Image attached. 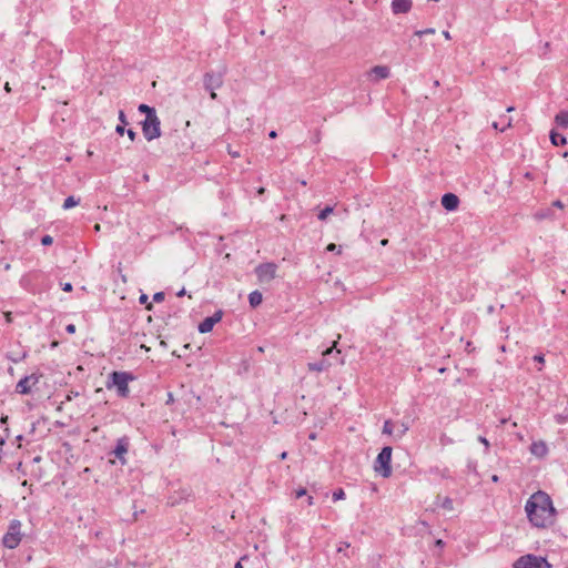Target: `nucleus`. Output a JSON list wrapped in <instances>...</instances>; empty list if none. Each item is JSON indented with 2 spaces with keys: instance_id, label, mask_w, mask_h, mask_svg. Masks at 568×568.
Masks as SVG:
<instances>
[{
  "instance_id": "16",
  "label": "nucleus",
  "mask_w": 568,
  "mask_h": 568,
  "mask_svg": "<svg viewBox=\"0 0 568 568\" xmlns=\"http://www.w3.org/2000/svg\"><path fill=\"white\" fill-rule=\"evenodd\" d=\"M458 204H459V200H458L457 195H455L453 193H446L442 197V205L447 211L456 210L458 207Z\"/></svg>"
},
{
  "instance_id": "2",
  "label": "nucleus",
  "mask_w": 568,
  "mask_h": 568,
  "mask_svg": "<svg viewBox=\"0 0 568 568\" xmlns=\"http://www.w3.org/2000/svg\"><path fill=\"white\" fill-rule=\"evenodd\" d=\"M134 377L128 372H113L110 374L109 381L106 382V388H116V393L120 397H126L130 393L129 382L133 381Z\"/></svg>"
},
{
  "instance_id": "42",
  "label": "nucleus",
  "mask_w": 568,
  "mask_h": 568,
  "mask_svg": "<svg viewBox=\"0 0 568 568\" xmlns=\"http://www.w3.org/2000/svg\"><path fill=\"white\" fill-rule=\"evenodd\" d=\"M443 36H444V38H445L446 40H450V39H452V36H450L449 31H447V30H444V31H443Z\"/></svg>"
},
{
  "instance_id": "58",
  "label": "nucleus",
  "mask_w": 568,
  "mask_h": 568,
  "mask_svg": "<svg viewBox=\"0 0 568 568\" xmlns=\"http://www.w3.org/2000/svg\"><path fill=\"white\" fill-rule=\"evenodd\" d=\"M7 419H8V417H7V416H6V417H2V418H1V423H6V422H7Z\"/></svg>"
},
{
  "instance_id": "41",
  "label": "nucleus",
  "mask_w": 568,
  "mask_h": 568,
  "mask_svg": "<svg viewBox=\"0 0 568 568\" xmlns=\"http://www.w3.org/2000/svg\"><path fill=\"white\" fill-rule=\"evenodd\" d=\"M552 205H554V206H556V207H558V209H562V207H564V203H562L561 201H559V200L555 201V202L552 203Z\"/></svg>"
},
{
  "instance_id": "18",
  "label": "nucleus",
  "mask_w": 568,
  "mask_h": 568,
  "mask_svg": "<svg viewBox=\"0 0 568 568\" xmlns=\"http://www.w3.org/2000/svg\"><path fill=\"white\" fill-rule=\"evenodd\" d=\"M555 122L560 128H568V111H560L555 116Z\"/></svg>"
},
{
  "instance_id": "47",
  "label": "nucleus",
  "mask_w": 568,
  "mask_h": 568,
  "mask_svg": "<svg viewBox=\"0 0 568 568\" xmlns=\"http://www.w3.org/2000/svg\"><path fill=\"white\" fill-rule=\"evenodd\" d=\"M493 128L495 130H500L501 128H499V122H493Z\"/></svg>"
},
{
  "instance_id": "27",
  "label": "nucleus",
  "mask_w": 568,
  "mask_h": 568,
  "mask_svg": "<svg viewBox=\"0 0 568 568\" xmlns=\"http://www.w3.org/2000/svg\"><path fill=\"white\" fill-rule=\"evenodd\" d=\"M435 33V29L434 28H427V29H424V30H417L414 32V37H423V36H426V34H434Z\"/></svg>"
},
{
  "instance_id": "14",
  "label": "nucleus",
  "mask_w": 568,
  "mask_h": 568,
  "mask_svg": "<svg viewBox=\"0 0 568 568\" xmlns=\"http://www.w3.org/2000/svg\"><path fill=\"white\" fill-rule=\"evenodd\" d=\"M413 0H392L390 8L394 14L408 13L412 10Z\"/></svg>"
},
{
  "instance_id": "28",
  "label": "nucleus",
  "mask_w": 568,
  "mask_h": 568,
  "mask_svg": "<svg viewBox=\"0 0 568 568\" xmlns=\"http://www.w3.org/2000/svg\"><path fill=\"white\" fill-rule=\"evenodd\" d=\"M333 212V207L332 206H326L324 210H322L318 214V219L321 221H324L327 219V216Z\"/></svg>"
},
{
  "instance_id": "57",
  "label": "nucleus",
  "mask_w": 568,
  "mask_h": 568,
  "mask_svg": "<svg viewBox=\"0 0 568 568\" xmlns=\"http://www.w3.org/2000/svg\"><path fill=\"white\" fill-rule=\"evenodd\" d=\"M514 110H515L514 106L507 108V112H513Z\"/></svg>"
},
{
  "instance_id": "31",
  "label": "nucleus",
  "mask_w": 568,
  "mask_h": 568,
  "mask_svg": "<svg viewBox=\"0 0 568 568\" xmlns=\"http://www.w3.org/2000/svg\"><path fill=\"white\" fill-rule=\"evenodd\" d=\"M478 440H479V442L485 446V452H486V453H488V449H489L490 444H489V442L487 440V438H486V437H484V436H479V437H478Z\"/></svg>"
},
{
  "instance_id": "21",
  "label": "nucleus",
  "mask_w": 568,
  "mask_h": 568,
  "mask_svg": "<svg viewBox=\"0 0 568 568\" xmlns=\"http://www.w3.org/2000/svg\"><path fill=\"white\" fill-rule=\"evenodd\" d=\"M120 124L116 125L115 132L122 135L125 132V125L128 124L126 116L123 111L119 112Z\"/></svg>"
},
{
  "instance_id": "23",
  "label": "nucleus",
  "mask_w": 568,
  "mask_h": 568,
  "mask_svg": "<svg viewBox=\"0 0 568 568\" xmlns=\"http://www.w3.org/2000/svg\"><path fill=\"white\" fill-rule=\"evenodd\" d=\"M139 112L145 113V118L155 116L156 112L154 108L149 106L148 104H140L138 108Z\"/></svg>"
},
{
  "instance_id": "46",
  "label": "nucleus",
  "mask_w": 568,
  "mask_h": 568,
  "mask_svg": "<svg viewBox=\"0 0 568 568\" xmlns=\"http://www.w3.org/2000/svg\"><path fill=\"white\" fill-rule=\"evenodd\" d=\"M268 136H270L271 139H275V138L277 136V133H276L275 131H271V132L268 133Z\"/></svg>"
},
{
  "instance_id": "55",
  "label": "nucleus",
  "mask_w": 568,
  "mask_h": 568,
  "mask_svg": "<svg viewBox=\"0 0 568 568\" xmlns=\"http://www.w3.org/2000/svg\"><path fill=\"white\" fill-rule=\"evenodd\" d=\"M94 230H95L97 232H99V231H100V224H95V225H94Z\"/></svg>"
},
{
  "instance_id": "24",
  "label": "nucleus",
  "mask_w": 568,
  "mask_h": 568,
  "mask_svg": "<svg viewBox=\"0 0 568 568\" xmlns=\"http://www.w3.org/2000/svg\"><path fill=\"white\" fill-rule=\"evenodd\" d=\"M534 217L538 221L552 217V211L550 209L540 210L534 214Z\"/></svg>"
},
{
  "instance_id": "39",
  "label": "nucleus",
  "mask_w": 568,
  "mask_h": 568,
  "mask_svg": "<svg viewBox=\"0 0 568 568\" xmlns=\"http://www.w3.org/2000/svg\"><path fill=\"white\" fill-rule=\"evenodd\" d=\"M62 290H63L64 292H71V291H72V285H71V283H65V284H63Z\"/></svg>"
},
{
  "instance_id": "50",
  "label": "nucleus",
  "mask_w": 568,
  "mask_h": 568,
  "mask_svg": "<svg viewBox=\"0 0 568 568\" xmlns=\"http://www.w3.org/2000/svg\"><path fill=\"white\" fill-rule=\"evenodd\" d=\"M287 457V453L286 452H283L281 455H280V458L281 459H286Z\"/></svg>"
},
{
  "instance_id": "59",
  "label": "nucleus",
  "mask_w": 568,
  "mask_h": 568,
  "mask_svg": "<svg viewBox=\"0 0 568 568\" xmlns=\"http://www.w3.org/2000/svg\"><path fill=\"white\" fill-rule=\"evenodd\" d=\"M517 437H518L519 440H524L523 435L518 434Z\"/></svg>"
},
{
  "instance_id": "56",
  "label": "nucleus",
  "mask_w": 568,
  "mask_h": 568,
  "mask_svg": "<svg viewBox=\"0 0 568 568\" xmlns=\"http://www.w3.org/2000/svg\"><path fill=\"white\" fill-rule=\"evenodd\" d=\"M491 479H493V481H498V476H497V475H494V476L491 477Z\"/></svg>"
},
{
  "instance_id": "1",
  "label": "nucleus",
  "mask_w": 568,
  "mask_h": 568,
  "mask_svg": "<svg viewBox=\"0 0 568 568\" xmlns=\"http://www.w3.org/2000/svg\"><path fill=\"white\" fill-rule=\"evenodd\" d=\"M525 511L530 524L537 528H546L552 525L556 510L551 498L545 491L532 494L525 505Z\"/></svg>"
},
{
  "instance_id": "44",
  "label": "nucleus",
  "mask_w": 568,
  "mask_h": 568,
  "mask_svg": "<svg viewBox=\"0 0 568 568\" xmlns=\"http://www.w3.org/2000/svg\"><path fill=\"white\" fill-rule=\"evenodd\" d=\"M245 558H246V557H242V558H241V560H239V561L235 564L234 568H243L242 560H244Z\"/></svg>"
},
{
  "instance_id": "4",
  "label": "nucleus",
  "mask_w": 568,
  "mask_h": 568,
  "mask_svg": "<svg viewBox=\"0 0 568 568\" xmlns=\"http://www.w3.org/2000/svg\"><path fill=\"white\" fill-rule=\"evenodd\" d=\"M141 125L143 135L148 141H152L161 136V121L158 115L145 118Z\"/></svg>"
},
{
  "instance_id": "8",
  "label": "nucleus",
  "mask_w": 568,
  "mask_h": 568,
  "mask_svg": "<svg viewBox=\"0 0 568 568\" xmlns=\"http://www.w3.org/2000/svg\"><path fill=\"white\" fill-rule=\"evenodd\" d=\"M335 346H336V342H334L332 347H328L327 349H325L323 352V358L320 362L308 363L307 368L312 372L327 371L332 366V363L328 361L327 357L334 354ZM335 354L338 355L339 351H336Z\"/></svg>"
},
{
  "instance_id": "53",
  "label": "nucleus",
  "mask_w": 568,
  "mask_h": 568,
  "mask_svg": "<svg viewBox=\"0 0 568 568\" xmlns=\"http://www.w3.org/2000/svg\"><path fill=\"white\" fill-rule=\"evenodd\" d=\"M185 294V290L182 288L179 293H178V296H183Z\"/></svg>"
},
{
  "instance_id": "32",
  "label": "nucleus",
  "mask_w": 568,
  "mask_h": 568,
  "mask_svg": "<svg viewBox=\"0 0 568 568\" xmlns=\"http://www.w3.org/2000/svg\"><path fill=\"white\" fill-rule=\"evenodd\" d=\"M164 300V293L163 292H158L153 295V301L156 302V303H160Z\"/></svg>"
},
{
  "instance_id": "7",
  "label": "nucleus",
  "mask_w": 568,
  "mask_h": 568,
  "mask_svg": "<svg viewBox=\"0 0 568 568\" xmlns=\"http://www.w3.org/2000/svg\"><path fill=\"white\" fill-rule=\"evenodd\" d=\"M277 265L275 263H263L256 266L255 274L262 284H267L276 277Z\"/></svg>"
},
{
  "instance_id": "38",
  "label": "nucleus",
  "mask_w": 568,
  "mask_h": 568,
  "mask_svg": "<svg viewBox=\"0 0 568 568\" xmlns=\"http://www.w3.org/2000/svg\"><path fill=\"white\" fill-rule=\"evenodd\" d=\"M505 125L500 129V131H504L506 128L511 126V119L504 120Z\"/></svg>"
},
{
  "instance_id": "25",
  "label": "nucleus",
  "mask_w": 568,
  "mask_h": 568,
  "mask_svg": "<svg viewBox=\"0 0 568 568\" xmlns=\"http://www.w3.org/2000/svg\"><path fill=\"white\" fill-rule=\"evenodd\" d=\"M395 433H396L395 425L392 423V420H385L384 426H383V434H386L389 436L390 435L395 436Z\"/></svg>"
},
{
  "instance_id": "12",
  "label": "nucleus",
  "mask_w": 568,
  "mask_h": 568,
  "mask_svg": "<svg viewBox=\"0 0 568 568\" xmlns=\"http://www.w3.org/2000/svg\"><path fill=\"white\" fill-rule=\"evenodd\" d=\"M223 84L222 74L206 73L204 75V88L207 91H213L221 88Z\"/></svg>"
},
{
  "instance_id": "60",
  "label": "nucleus",
  "mask_w": 568,
  "mask_h": 568,
  "mask_svg": "<svg viewBox=\"0 0 568 568\" xmlns=\"http://www.w3.org/2000/svg\"><path fill=\"white\" fill-rule=\"evenodd\" d=\"M387 242H388L387 240H383V241H382V245H386V244H387Z\"/></svg>"
},
{
  "instance_id": "9",
  "label": "nucleus",
  "mask_w": 568,
  "mask_h": 568,
  "mask_svg": "<svg viewBox=\"0 0 568 568\" xmlns=\"http://www.w3.org/2000/svg\"><path fill=\"white\" fill-rule=\"evenodd\" d=\"M39 378L40 377L37 374H31L21 378L16 386L17 393L22 395L29 394L32 387L39 383Z\"/></svg>"
},
{
  "instance_id": "40",
  "label": "nucleus",
  "mask_w": 568,
  "mask_h": 568,
  "mask_svg": "<svg viewBox=\"0 0 568 568\" xmlns=\"http://www.w3.org/2000/svg\"><path fill=\"white\" fill-rule=\"evenodd\" d=\"M148 300H149V298H148V295H145V294H142V295L140 296V303H141V304H146V303H148Z\"/></svg>"
},
{
  "instance_id": "3",
  "label": "nucleus",
  "mask_w": 568,
  "mask_h": 568,
  "mask_svg": "<svg viewBox=\"0 0 568 568\" xmlns=\"http://www.w3.org/2000/svg\"><path fill=\"white\" fill-rule=\"evenodd\" d=\"M392 447L385 446L374 463V470L384 478H388L392 475Z\"/></svg>"
},
{
  "instance_id": "19",
  "label": "nucleus",
  "mask_w": 568,
  "mask_h": 568,
  "mask_svg": "<svg viewBox=\"0 0 568 568\" xmlns=\"http://www.w3.org/2000/svg\"><path fill=\"white\" fill-rule=\"evenodd\" d=\"M262 294L258 291H253L248 295V302L252 307H256L262 303Z\"/></svg>"
},
{
  "instance_id": "35",
  "label": "nucleus",
  "mask_w": 568,
  "mask_h": 568,
  "mask_svg": "<svg viewBox=\"0 0 568 568\" xmlns=\"http://www.w3.org/2000/svg\"><path fill=\"white\" fill-rule=\"evenodd\" d=\"M534 361L537 362L538 364H544L545 363V357L541 354L535 355L534 356Z\"/></svg>"
},
{
  "instance_id": "17",
  "label": "nucleus",
  "mask_w": 568,
  "mask_h": 568,
  "mask_svg": "<svg viewBox=\"0 0 568 568\" xmlns=\"http://www.w3.org/2000/svg\"><path fill=\"white\" fill-rule=\"evenodd\" d=\"M436 506L437 507H440L447 511H453L454 510V501L450 497H440V496H437L436 498V501H435Z\"/></svg>"
},
{
  "instance_id": "48",
  "label": "nucleus",
  "mask_w": 568,
  "mask_h": 568,
  "mask_svg": "<svg viewBox=\"0 0 568 568\" xmlns=\"http://www.w3.org/2000/svg\"><path fill=\"white\" fill-rule=\"evenodd\" d=\"M6 320L8 323L11 322V313L10 312L6 313Z\"/></svg>"
},
{
  "instance_id": "49",
  "label": "nucleus",
  "mask_w": 568,
  "mask_h": 568,
  "mask_svg": "<svg viewBox=\"0 0 568 568\" xmlns=\"http://www.w3.org/2000/svg\"><path fill=\"white\" fill-rule=\"evenodd\" d=\"M264 193H265V189H264V187H260V189L257 190V194H258V195H262V194H264Z\"/></svg>"
},
{
  "instance_id": "10",
  "label": "nucleus",
  "mask_w": 568,
  "mask_h": 568,
  "mask_svg": "<svg viewBox=\"0 0 568 568\" xmlns=\"http://www.w3.org/2000/svg\"><path fill=\"white\" fill-rule=\"evenodd\" d=\"M389 75L390 70L387 65H375L367 73V78L373 82L387 79Z\"/></svg>"
},
{
  "instance_id": "36",
  "label": "nucleus",
  "mask_w": 568,
  "mask_h": 568,
  "mask_svg": "<svg viewBox=\"0 0 568 568\" xmlns=\"http://www.w3.org/2000/svg\"><path fill=\"white\" fill-rule=\"evenodd\" d=\"M65 331H67L69 334H73V333H75V325H73V324H69V325H67Z\"/></svg>"
},
{
  "instance_id": "61",
  "label": "nucleus",
  "mask_w": 568,
  "mask_h": 568,
  "mask_svg": "<svg viewBox=\"0 0 568 568\" xmlns=\"http://www.w3.org/2000/svg\"><path fill=\"white\" fill-rule=\"evenodd\" d=\"M310 439H315V434H311Z\"/></svg>"
},
{
  "instance_id": "45",
  "label": "nucleus",
  "mask_w": 568,
  "mask_h": 568,
  "mask_svg": "<svg viewBox=\"0 0 568 568\" xmlns=\"http://www.w3.org/2000/svg\"><path fill=\"white\" fill-rule=\"evenodd\" d=\"M4 90H6V92H8V93H9V92H11V87H10L9 82H7V83L4 84Z\"/></svg>"
},
{
  "instance_id": "33",
  "label": "nucleus",
  "mask_w": 568,
  "mask_h": 568,
  "mask_svg": "<svg viewBox=\"0 0 568 568\" xmlns=\"http://www.w3.org/2000/svg\"><path fill=\"white\" fill-rule=\"evenodd\" d=\"M126 134L131 141H134L136 138V133L132 129L126 130Z\"/></svg>"
},
{
  "instance_id": "52",
  "label": "nucleus",
  "mask_w": 568,
  "mask_h": 568,
  "mask_svg": "<svg viewBox=\"0 0 568 568\" xmlns=\"http://www.w3.org/2000/svg\"><path fill=\"white\" fill-rule=\"evenodd\" d=\"M210 92H211V98H212V99H216V93H215V90H213V91H210Z\"/></svg>"
},
{
  "instance_id": "13",
  "label": "nucleus",
  "mask_w": 568,
  "mask_h": 568,
  "mask_svg": "<svg viewBox=\"0 0 568 568\" xmlns=\"http://www.w3.org/2000/svg\"><path fill=\"white\" fill-rule=\"evenodd\" d=\"M129 449V440L128 438L123 437L118 439L115 448L113 449L112 454L118 458L122 464H125V454Z\"/></svg>"
},
{
  "instance_id": "5",
  "label": "nucleus",
  "mask_w": 568,
  "mask_h": 568,
  "mask_svg": "<svg viewBox=\"0 0 568 568\" xmlns=\"http://www.w3.org/2000/svg\"><path fill=\"white\" fill-rule=\"evenodd\" d=\"M514 568H550V564L542 557L526 555L518 558L514 565Z\"/></svg>"
},
{
  "instance_id": "62",
  "label": "nucleus",
  "mask_w": 568,
  "mask_h": 568,
  "mask_svg": "<svg viewBox=\"0 0 568 568\" xmlns=\"http://www.w3.org/2000/svg\"><path fill=\"white\" fill-rule=\"evenodd\" d=\"M92 154H93V152L88 150V155L91 156Z\"/></svg>"
},
{
  "instance_id": "22",
  "label": "nucleus",
  "mask_w": 568,
  "mask_h": 568,
  "mask_svg": "<svg viewBox=\"0 0 568 568\" xmlns=\"http://www.w3.org/2000/svg\"><path fill=\"white\" fill-rule=\"evenodd\" d=\"M409 429L407 422H402L396 428L395 438L400 439Z\"/></svg>"
},
{
  "instance_id": "30",
  "label": "nucleus",
  "mask_w": 568,
  "mask_h": 568,
  "mask_svg": "<svg viewBox=\"0 0 568 568\" xmlns=\"http://www.w3.org/2000/svg\"><path fill=\"white\" fill-rule=\"evenodd\" d=\"M41 243L42 245H51L53 243V239L52 236L50 235H44L42 239H41Z\"/></svg>"
},
{
  "instance_id": "11",
  "label": "nucleus",
  "mask_w": 568,
  "mask_h": 568,
  "mask_svg": "<svg viewBox=\"0 0 568 568\" xmlns=\"http://www.w3.org/2000/svg\"><path fill=\"white\" fill-rule=\"evenodd\" d=\"M222 316H223V312L217 311L212 316L204 318L199 325L200 333L204 334V333L211 332L213 329L214 325L222 320Z\"/></svg>"
},
{
  "instance_id": "51",
  "label": "nucleus",
  "mask_w": 568,
  "mask_h": 568,
  "mask_svg": "<svg viewBox=\"0 0 568 568\" xmlns=\"http://www.w3.org/2000/svg\"><path fill=\"white\" fill-rule=\"evenodd\" d=\"M436 545L439 547H443L444 542H443V540L438 539V540H436Z\"/></svg>"
},
{
  "instance_id": "34",
  "label": "nucleus",
  "mask_w": 568,
  "mask_h": 568,
  "mask_svg": "<svg viewBox=\"0 0 568 568\" xmlns=\"http://www.w3.org/2000/svg\"><path fill=\"white\" fill-rule=\"evenodd\" d=\"M326 250H327V251H331V252H334V251H338V252H339V251H341V250H339V246H337V245H336V244H334V243L328 244V245H327V247H326Z\"/></svg>"
},
{
  "instance_id": "63",
  "label": "nucleus",
  "mask_w": 568,
  "mask_h": 568,
  "mask_svg": "<svg viewBox=\"0 0 568 568\" xmlns=\"http://www.w3.org/2000/svg\"><path fill=\"white\" fill-rule=\"evenodd\" d=\"M506 422H507V419H506V418H503V419L500 420V423H501V424H505Z\"/></svg>"
},
{
  "instance_id": "15",
  "label": "nucleus",
  "mask_w": 568,
  "mask_h": 568,
  "mask_svg": "<svg viewBox=\"0 0 568 568\" xmlns=\"http://www.w3.org/2000/svg\"><path fill=\"white\" fill-rule=\"evenodd\" d=\"M529 450L535 457L544 458L548 454V446L544 440H537L531 443Z\"/></svg>"
},
{
  "instance_id": "6",
  "label": "nucleus",
  "mask_w": 568,
  "mask_h": 568,
  "mask_svg": "<svg viewBox=\"0 0 568 568\" xmlns=\"http://www.w3.org/2000/svg\"><path fill=\"white\" fill-rule=\"evenodd\" d=\"M21 523L19 520H12L10 523L7 534L3 536L2 542L4 547L14 549L21 541Z\"/></svg>"
},
{
  "instance_id": "43",
  "label": "nucleus",
  "mask_w": 568,
  "mask_h": 568,
  "mask_svg": "<svg viewBox=\"0 0 568 568\" xmlns=\"http://www.w3.org/2000/svg\"><path fill=\"white\" fill-rule=\"evenodd\" d=\"M229 154L233 158H239L240 156V153L237 151H232V150H229Z\"/></svg>"
},
{
  "instance_id": "37",
  "label": "nucleus",
  "mask_w": 568,
  "mask_h": 568,
  "mask_svg": "<svg viewBox=\"0 0 568 568\" xmlns=\"http://www.w3.org/2000/svg\"><path fill=\"white\" fill-rule=\"evenodd\" d=\"M295 495H296V498H301L302 496L306 495V489L301 488V489L296 490Z\"/></svg>"
},
{
  "instance_id": "54",
  "label": "nucleus",
  "mask_w": 568,
  "mask_h": 568,
  "mask_svg": "<svg viewBox=\"0 0 568 568\" xmlns=\"http://www.w3.org/2000/svg\"><path fill=\"white\" fill-rule=\"evenodd\" d=\"M307 503H308V505H313V497L312 496L308 497Z\"/></svg>"
},
{
  "instance_id": "29",
  "label": "nucleus",
  "mask_w": 568,
  "mask_h": 568,
  "mask_svg": "<svg viewBox=\"0 0 568 568\" xmlns=\"http://www.w3.org/2000/svg\"><path fill=\"white\" fill-rule=\"evenodd\" d=\"M345 498V493L342 488L339 489H336L334 493H333V500L334 501H337V500H342Z\"/></svg>"
},
{
  "instance_id": "20",
  "label": "nucleus",
  "mask_w": 568,
  "mask_h": 568,
  "mask_svg": "<svg viewBox=\"0 0 568 568\" xmlns=\"http://www.w3.org/2000/svg\"><path fill=\"white\" fill-rule=\"evenodd\" d=\"M550 141L554 145H565L567 143L566 138L562 134H559L555 131L550 132Z\"/></svg>"
},
{
  "instance_id": "26",
  "label": "nucleus",
  "mask_w": 568,
  "mask_h": 568,
  "mask_svg": "<svg viewBox=\"0 0 568 568\" xmlns=\"http://www.w3.org/2000/svg\"><path fill=\"white\" fill-rule=\"evenodd\" d=\"M80 202L79 199H75L74 196H68L65 200H64V203H63V209L64 210H69L75 205H78Z\"/></svg>"
}]
</instances>
